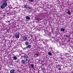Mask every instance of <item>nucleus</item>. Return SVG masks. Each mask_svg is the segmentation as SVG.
Listing matches in <instances>:
<instances>
[{
  "label": "nucleus",
  "instance_id": "393cba45",
  "mask_svg": "<svg viewBox=\"0 0 73 73\" xmlns=\"http://www.w3.org/2000/svg\"><path fill=\"white\" fill-rule=\"evenodd\" d=\"M66 37H68V36H66Z\"/></svg>",
  "mask_w": 73,
  "mask_h": 73
},
{
  "label": "nucleus",
  "instance_id": "423d86ee",
  "mask_svg": "<svg viewBox=\"0 0 73 73\" xmlns=\"http://www.w3.org/2000/svg\"><path fill=\"white\" fill-rule=\"evenodd\" d=\"M29 16H30V15H29L28 16H27L26 17V19L27 20H30L31 19L30 18Z\"/></svg>",
  "mask_w": 73,
  "mask_h": 73
},
{
  "label": "nucleus",
  "instance_id": "ddd939ff",
  "mask_svg": "<svg viewBox=\"0 0 73 73\" xmlns=\"http://www.w3.org/2000/svg\"><path fill=\"white\" fill-rule=\"evenodd\" d=\"M48 54L49 56H52V54L50 52H48Z\"/></svg>",
  "mask_w": 73,
  "mask_h": 73
},
{
  "label": "nucleus",
  "instance_id": "39448f33",
  "mask_svg": "<svg viewBox=\"0 0 73 73\" xmlns=\"http://www.w3.org/2000/svg\"><path fill=\"white\" fill-rule=\"evenodd\" d=\"M23 38L24 41H26V40H27V38L26 36H24Z\"/></svg>",
  "mask_w": 73,
  "mask_h": 73
},
{
  "label": "nucleus",
  "instance_id": "f03ea898",
  "mask_svg": "<svg viewBox=\"0 0 73 73\" xmlns=\"http://www.w3.org/2000/svg\"><path fill=\"white\" fill-rule=\"evenodd\" d=\"M29 58V57H28V56L27 55H24L23 56V58L24 59H25V61L26 62H27V61H28V62H29V61L28 60V59Z\"/></svg>",
  "mask_w": 73,
  "mask_h": 73
},
{
  "label": "nucleus",
  "instance_id": "0eeeda50",
  "mask_svg": "<svg viewBox=\"0 0 73 73\" xmlns=\"http://www.w3.org/2000/svg\"><path fill=\"white\" fill-rule=\"evenodd\" d=\"M15 70H11L10 71V73H14L15 72Z\"/></svg>",
  "mask_w": 73,
  "mask_h": 73
},
{
  "label": "nucleus",
  "instance_id": "a211bd4d",
  "mask_svg": "<svg viewBox=\"0 0 73 73\" xmlns=\"http://www.w3.org/2000/svg\"><path fill=\"white\" fill-rule=\"evenodd\" d=\"M29 1H31V2H33V0H29Z\"/></svg>",
  "mask_w": 73,
  "mask_h": 73
},
{
  "label": "nucleus",
  "instance_id": "1a4fd4ad",
  "mask_svg": "<svg viewBox=\"0 0 73 73\" xmlns=\"http://www.w3.org/2000/svg\"><path fill=\"white\" fill-rule=\"evenodd\" d=\"M67 13L68 15H70L71 14V13H70V10H68L67 12Z\"/></svg>",
  "mask_w": 73,
  "mask_h": 73
},
{
  "label": "nucleus",
  "instance_id": "412c9836",
  "mask_svg": "<svg viewBox=\"0 0 73 73\" xmlns=\"http://www.w3.org/2000/svg\"><path fill=\"white\" fill-rule=\"evenodd\" d=\"M45 40H43V43H44V42H45Z\"/></svg>",
  "mask_w": 73,
  "mask_h": 73
},
{
  "label": "nucleus",
  "instance_id": "f3484780",
  "mask_svg": "<svg viewBox=\"0 0 73 73\" xmlns=\"http://www.w3.org/2000/svg\"><path fill=\"white\" fill-rule=\"evenodd\" d=\"M27 8H28V9H31V7H28L27 6Z\"/></svg>",
  "mask_w": 73,
  "mask_h": 73
},
{
  "label": "nucleus",
  "instance_id": "aec40b11",
  "mask_svg": "<svg viewBox=\"0 0 73 73\" xmlns=\"http://www.w3.org/2000/svg\"><path fill=\"white\" fill-rule=\"evenodd\" d=\"M30 36L31 37H33V35H31Z\"/></svg>",
  "mask_w": 73,
  "mask_h": 73
},
{
  "label": "nucleus",
  "instance_id": "9b49d317",
  "mask_svg": "<svg viewBox=\"0 0 73 73\" xmlns=\"http://www.w3.org/2000/svg\"><path fill=\"white\" fill-rule=\"evenodd\" d=\"M61 31L62 32H64V31H65V29L63 28H62L61 29Z\"/></svg>",
  "mask_w": 73,
  "mask_h": 73
},
{
  "label": "nucleus",
  "instance_id": "f257e3e1",
  "mask_svg": "<svg viewBox=\"0 0 73 73\" xmlns=\"http://www.w3.org/2000/svg\"><path fill=\"white\" fill-rule=\"evenodd\" d=\"M7 0H3V3L1 5L0 7L2 9H4L7 6L8 4H7Z\"/></svg>",
  "mask_w": 73,
  "mask_h": 73
},
{
  "label": "nucleus",
  "instance_id": "6e6552de",
  "mask_svg": "<svg viewBox=\"0 0 73 73\" xmlns=\"http://www.w3.org/2000/svg\"><path fill=\"white\" fill-rule=\"evenodd\" d=\"M25 45H27V46L28 45H29V43L28 42L26 41L25 42Z\"/></svg>",
  "mask_w": 73,
  "mask_h": 73
},
{
  "label": "nucleus",
  "instance_id": "20e7f679",
  "mask_svg": "<svg viewBox=\"0 0 73 73\" xmlns=\"http://www.w3.org/2000/svg\"><path fill=\"white\" fill-rule=\"evenodd\" d=\"M15 37L16 38H19L20 37L19 34H17L15 35Z\"/></svg>",
  "mask_w": 73,
  "mask_h": 73
},
{
  "label": "nucleus",
  "instance_id": "b1692460",
  "mask_svg": "<svg viewBox=\"0 0 73 73\" xmlns=\"http://www.w3.org/2000/svg\"><path fill=\"white\" fill-rule=\"evenodd\" d=\"M17 62H18V61H17Z\"/></svg>",
  "mask_w": 73,
  "mask_h": 73
},
{
  "label": "nucleus",
  "instance_id": "4be33fe9",
  "mask_svg": "<svg viewBox=\"0 0 73 73\" xmlns=\"http://www.w3.org/2000/svg\"><path fill=\"white\" fill-rule=\"evenodd\" d=\"M59 70H61V68H58Z\"/></svg>",
  "mask_w": 73,
  "mask_h": 73
},
{
  "label": "nucleus",
  "instance_id": "4468645a",
  "mask_svg": "<svg viewBox=\"0 0 73 73\" xmlns=\"http://www.w3.org/2000/svg\"><path fill=\"white\" fill-rule=\"evenodd\" d=\"M31 67L32 68H34V65L33 64H31Z\"/></svg>",
  "mask_w": 73,
  "mask_h": 73
},
{
  "label": "nucleus",
  "instance_id": "6ab92c4d",
  "mask_svg": "<svg viewBox=\"0 0 73 73\" xmlns=\"http://www.w3.org/2000/svg\"><path fill=\"white\" fill-rule=\"evenodd\" d=\"M26 48H27L25 47V48H23V50H25V49H26Z\"/></svg>",
  "mask_w": 73,
  "mask_h": 73
},
{
  "label": "nucleus",
  "instance_id": "5701e85b",
  "mask_svg": "<svg viewBox=\"0 0 73 73\" xmlns=\"http://www.w3.org/2000/svg\"><path fill=\"white\" fill-rule=\"evenodd\" d=\"M26 48H27V49H28V48H28V46H27V47H26Z\"/></svg>",
  "mask_w": 73,
  "mask_h": 73
},
{
  "label": "nucleus",
  "instance_id": "f8f14e48",
  "mask_svg": "<svg viewBox=\"0 0 73 73\" xmlns=\"http://www.w3.org/2000/svg\"><path fill=\"white\" fill-rule=\"evenodd\" d=\"M13 59L15 60H17V57L16 56H14L13 57Z\"/></svg>",
  "mask_w": 73,
  "mask_h": 73
},
{
  "label": "nucleus",
  "instance_id": "7ed1b4c3",
  "mask_svg": "<svg viewBox=\"0 0 73 73\" xmlns=\"http://www.w3.org/2000/svg\"><path fill=\"white\" fill-rule=\"evenodd\" d=\"M25 60H23L21 61V63L23 65H25Z\"/></svg>",
  "mask_w": 73,
  "mask_h": 73
},
{
  "label": "nucleus",
  "instance_id": "dca6fc26",
  "mask_svg": "<svg viewBox=\"0 0 73 73\" xmlns=\"http://www.w3.org/2000/svg\"><path fill=\"white\" fill-rule=\"evenodd\" d=\"M24 7L25 8H27L28 6H27V5H25L24 6Z\"/></svg>",
  "mask_w": 73,
  "mask_h": 73
},
{
  "label": "nucleus",
  "instance_id": "9d476101",
  "mask_svg": "<svg viewBox=\"0 0 73 73\" xmlns=\"http://www.w3.org/2000/svg\"><path fill=\"white\" fill-rule=\"evenodd\" d=\"M42 19V18H37L36 19V20H38V21H41Z\"/></svg>",
  "mask_w": 73,
  "mask_h": 73
},
{
  "label": "nucleus",
  "instance_id": "2eb2a0df",
  "mask_svg": "<svg viewBox=\"0 0 73 73\" xmlns=\"http://www.w3.org/2000/svg\"><path fill=\"white\" fill-rule=\"evenodd\" d=\"M28 48H31V45L28 44Z\"/></svg>",
  "mask_w": 73,
  "mask_h": 73
}]
</instances>
